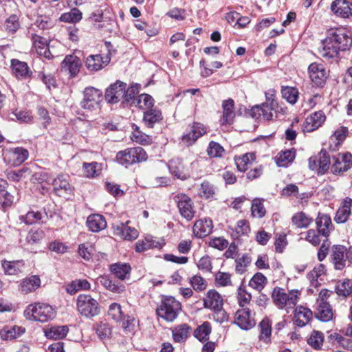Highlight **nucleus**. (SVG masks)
<instances>
[{
    "mask_svg": "<svg viewBox=\"0 0 352 352\" xmlns=\"http://www.w3.org/2000/svg\"><path fill=\"white\" fill-rule=\"evenodd\" d=\"M11 67L13 74L19 79H26L32 74V72L25 62L13 59L11 61Z\"/></svg>",
    "mask_w": 352,
    "mask_h": 352,
    "instance_id": "c85d7f7f",
    "label": "nucleus"
},
{
    "mask_svg": "<svg viewBox=\"0 0 352 352\" xmlns=\"http://www.w3.org/2000/svg\"><path fill=\"white\" fill-rule=\"evenodd\" d=\"M90 283L85 279H76L67 285L66 290L69 294H74L80 290L90 289Z\"/></svg>",
    "mask_w": 352,
    "mask_h": 352,
    "instance_id": "de8ad7c7",
    "label": "nucleus"
},
{
    "mask_svg": "<svg viewBox=\"0 0 352 352\" xmlns=\"http://www.w3.org/2000/svg\"><path fill=\"white\" fill-rule=\"evenodd\" d=\"M105 45L108 50V54L105 56H102L101 54L89 55L87 56L85 61V66L87 69L91 72H98L102 69L106 67L111 60V47L110 42H105Z\"/></svg>",
    "mask_w": 352,
    "mask_h": 352,
    "instance_id": "9d476101",
    "label": "nucleus"
},
{
    "mask_svg": "<svg viewBox=\"0 0 352 352\" xmlns=\"http://www.w3.org/2000/svg\"><path fill=\"white\" fill-rule=\"evenodd\" d=\"M259 341L265 344H269L271 342L272 324L269 319H263L258 324Z\"/></svg>",
    "mask_w": 352,
    "mask_h": 352,
    "instance_id": "4c0bfd02",
    "label": "nucleus"
},
{
    "mask_svg": "<svg viewBox=\"0 0 352 352\" xmlns=\"http://www.w3.org/2000/svg\"><path fill=\"white\" fill-rule=\"evenodd\" d=\"M311 80L318 87H323L327 78L328 72L322 65L311 63L308 68Z\"/></svg>",
    "mask_w": 352,
    "mask_h": 352,
    "instance_id": "dca6fc26",
    "label": "nucleus"
},
{
    "mask_svg": "<svg viewBox=\"0 0 352 352\" xmlns=\"http://www.w3.org/2000/svg\"><path fill=\"white\" fill-rule=\"evenodd\" d=\"M154 104V100L148 94H141L138 96L136 100L134 101V106L138 107L142 109H149L153 107Z\"/></svg>",
    "mask_w": 352,
    "mask_h": 352,
    "instance_id": "603ef678",
    "label": "nucleus"
},
{
    "mask_svg": "<svg viewBox=\"0 0 352 352\" xmlns=\"http://www.w3.org/2000/svg\"><path fill=\"white\" fill-rule=\"evenodd\" d=\"M274 105L263 103L261 105H256L250 110V116L254 119L263 118L264 120H270L273 118L272 110Z\"/></svg>",
    "mask_w": 352,
    "mask_h": 352,
    "instance_id": "a878e982",
    "label": "nucleus"
},
{
    "mask_svg": "<svg viewBox=\"0 0 352 352\" xmlns=\"http://www.w3.org/2000/svg\"><path fill=\"white\" fill-rule=\"evenodd\" d=\"M170 173L178 179L184 180L190 177L189 172L179 158L173 159L168 163Z\"/></svg>",
    "mask_w": 352,
    "mask_h": 352,
    "instance_id": "b1692460",
    "label": "nucleus"
},
{
    "mask_svg": "<svg viewBox=\"0 0 352 352\" xmlns=\"http://www.w3.org/2000/svg\"><path fill=\"white\" fill-rule=\"evenodd\" d=\"M352 45L351 35L342 28L332 30L322 41L319 52L323 58L329 59L338 57L340 51L349 50Z\"/></svg>",
    "mask_w": 352,
    "mask_h": 352,
    "instance_id": "f257e3e1",
    "label": "nucleus"
},
{
    "mask_svg": "<svg viewBox=\"0 0 352 352\" xmlns=\"http://www.w3.org/2000/svg\"><path fill=\"white\" fill-rule=\"evenodd\" d=\"M326 120L322 111H316L309 115L305 120L302 129L305 133H310L320 127Z\"/></svg>",
    "mask_w": 352,
    "mask_h": 352,
    "instance_id": "f3484780",
    "label": "nucleus"
},
{
    "mask_svg": "<svg viewBox=\"0 0 352 352\" xmlns=\"http://www.w3.org/2000/svg\"><path fill=\"white\" fill-rule=\"evenodd\" d=\"M31 38L36 53L40 56L50 58L51 53L48 48L47 40L35 34H32Z\"/></svg>",
    "mask_w": 352,
    "mask_h": 352,
    "instance_id": "cd10ccee",
    "label": "nucleus"
},
{
    "mask_svg": "<svg viewBox=\"0 0 352 352\" xmlns=\"http://www.w3.org/2000/svg\"><path fill=\"white\" fill-rule=\"evenodd\" d=\"M282 96L290 104H295L297 102L299 92L295 87H285L281 90Z\"/></svg>",
    "mask_w": 352,
    "mask_h": 352,
    "instance_id": "4d7b16f0",
    "label": "nucleus"
},
{
    "mask_svg": "<svg viewBox=\"0 0 352 352\" xmlns=\"http://www.w3.org/2000/svg\"><path fill=\"white\" fill-rule=\"evenodd\" d=\"M32 179L34 182H36L42 186L41 193H46L50 189L53 179L46 172H38L33 175Z\"/></svg>",
    "mask_w": 352,
    "mask_h": 352,
    "instance_id": "37998d69",
    "label": "nucleus"
},
{
    "mask_svg": "<svg viewBox=\"0 0 352 352\" xmlns=\"http://www.w3.org/2000/svg\"><path fill=\"white\" fill-rule=\"evenodd\" d=\"M252 296L247 292L245 287L241 285L237 289V300L240 307H243L250 302Z\"/></svg>",
    "mask_w": 352,
    "mask_h": 352,
    "instance_id": "338daca9",
    "label": "nucleus"
},
{
    "mask_svg": "<svg viewBox=\"0 0 352 352\" xmlns=\"http://www.w3.org/2000/svg\"><path fill=\"white\" fill-rule=\"evenodd\" d=\"M100 283L107 289L116 294H122L125 291V286L122 284H116L108 276H101L98 278Z\"/></svg>",
    "mask_w": 352,
    "mask_h": 352,
    "instance_id": "a18cd8bd",
    "label": "nucleus"
},
{
    "mask_svg": "<svg viewBox=\"0 0 352 352\" xmlns=\"http://www.w3.org/2000/svg\"><path fill=\"white\" fill-rule=\"evenodd\" d=\"M295 151L293 149L280 152L276 157V163L278 166L285 167L294 161L295 158Z\"/></svg>",
    "mask_w": 352,
    "mask_h": 352,
    "instance_id": "8fccbe9b",
    "label": "nucleus"
},
{
    "mask_svg": "<svg viewBox=\"0 0 352 352\" xmlns=\"http://www.w3.org/2000/svg\"><path fill=\"white\" fill-rule=\"evenodd\" d=\"M76 309L83 317L92 318L99 314V304L89 294H80L76 299Z\"/></svg>",
    "mask_w": 352,
    "mask_h": 352,
    "instance_id": "0eeeda50",
    "label": "nucleus"
},
{
    "mask_svg": "<svg viewBox=\"0 0 352 352\" xmlns=\"http://www.w3.org/2000/svg\"><path fill=\"white\" fill-rule=\"evenodd\" d=\"M225 150L219 143L211 141L207 148V153L210 157H221Z\"/></svg>",
    "mask_w": 352,
    "mask_h": 352,
    "instance_id": "69168bd1",
    "label": "nucleus"
},
{
    "mask_svg": "<svg viewBox=\"0 0 352 352\" xmlns=\"http://www.w3.org/2000/svg\"><path fill=\"white\" fill-rule=\"evenodd\" d=\"M223 302L221 296L214 289L209 290L204 298V306L215 311H220Z\"/></svg>",
    "mask_w": 352,
    "mask_h": 352,
    "instance_id": "aec40b11",
    "label": "nucleus"
},
{
    "mask_svg": "<svg viewBox=\"0 0 352 352\" xmlns=\"http://www.w3.org/2000/svg\"><path fill=\"white\" fill-rule=\"evenodd\" d=\"M126 84L120 80L111 85L105 92L104 96L106 100L112 104L118 102L124 96V89H126Z\"/></svg>",
    "mask_w": 352,
    "mask_h": 352,
    "instance_id": "2eb2a0df",
    "label": "nucleus"
},
{
    "mask_svg": "<svg viewBox=\"0 0 352 352\" xmlns=\"http://www.w3.org/2000/svg\"><path fill=\"white\" fill-rule=\"evenodd\" d=\"M255 160V155L253 153H248L234 157V162L238 170L245 172Z\"/></svg>",
    "mask_w": 352,
    "mask_h": 352,
    "instance_id": "58836bf2",
    "label": "nucleus"
},
{
    "mask_svg": "<svg viewBox=\"0 0 352 352\" xmlns=\"http://www.w3.org/2000/svg\"><path fill=\"white\" fill-rule=\"evenodd\" d=\"M180 215L188 221H191L196 213L191 198L184 193H179L173 197Z\"/></svg>",
    "mask_w": 352,
    "mask_h": 352,
    "instance_id": "1a4fd4ad",
    "label": "nucleus"
},
{
    "mask_svg": "<svg viewBox=\"0 0 352 352\" xmlns=\"http://www.w3.org/2000/svg\"><path fill=\"white\" fill-rule=\"evenodd\" d=\"M162 119V113L156 108H151L144 113L143 121L150 128H152L155 123L159 122Z\"/></svg>",
    "mask_w": 352,
    "mask_h": 352,
    "instance_id": "79ce46f5",
    "label": "nucleus"
},
{
    "mask_svg": "<svg viewBox=\"0 0 352 352\" xmlns=\"http://www.w3.org/2000/svg\"><path fill=\"white\" fill-rule=\"evenodd\" d=\"M319 173L324 174L329 168L330 165V156L324 150H321L318 155Z\"/></svg>",
    "mask_w": 352,
    "mask_h": 352,
    "instance_id": "13d9d810",
    "label": "nucleus"
},
{
    "mask_svg": "<svg viewBox=\"0 0 352 352\" xmlns=\"http://www.w3.org/2000/svg\"><path fill=\"white\" fill-rule=\"evenodd\" d=\"M44 334L48 339L60 340L64 338L68 333L69 329L66 325L52 326L43 329Z\"/></svg>",
    "mask_w": 352,
    "mask_h": 352,
    "instance_id": "72a5a7b5",
    "label": "nucleus"
},
{
    "mask_svg": "<svg viewBox=\"0 0 352 352\" xmlns=\"http://www.w3.org/2000/svg\"><path fill=\"white\" fill-rule=\"evenodd\" d=\"M25 331V328L20 326H6L0 330V337L4 340H12L20 337Z\"/></svg>",
    "mask_w": 352,
    "mask_h": 352,
    "instance_id": "473e14b6",
    "label": "nucleus"
},
{
    "mask_svg": "<svg viewBox=\"0 0 352 352\" xmlns=\"http://www.w3.org/2000/svg\"><path fill=\"white\" fill-rule=\"evenodd\" d=\"M223 115L221 118L222 124H230L233 122L235 117L234 102L231 98L225 100L222 103Z\"/></svg>",
    "mask_w": 352,
    "mask_h": 352,
    "instance_id": "7c9ffc66",
    "label": "nucleus"
},
{
    "mask_svg": "<svg viewBox=\"0 0 352 352\" xmlns=\"http://www.w3.org/2000/svg\"><path fill=\"white\" fill-rule=\"evenodd\" d=\"M351 206L352 199L349 197L345 198L336 214L334 219L336 223H342L347 221L351 214Z\"/></svg>",
    "mask_w": 352,
    "mask_h": 352,
    "instance_id": "2f4dec72",
    "label": "nucleus"
},
{
    "mask_svg": "<svg viewBox=\"0 0 352 352\" xmlns=\"http://www.w3.org/2000/svg\"><path fill=\"white\" fill-rule=\"evenodd\" d=\"M316 223L318 233L327 238L333 228L331 219L329 215L319 213L316 219Z\"/></svg>",
    "mask_w": 352,
    "mask_h": 352,
    "instance_id": "bb28decb",
    "label": "nucleus"
},
{
    "mask_svg": "<svg viewBox=\"0 0 352 352\" xmlns=\"http://www.w3.org/2000/svg\"><path fill=\"white\" fill-rule=\"evenodd\" d=\"M267 283L266 277L260 272L256 273L249 282V286L258 292H261Z\"/></svg>",
    "mask_w": 352,
    "mask_h": 352,
    "instance_id": "864d4df0",
    "label": "nucleus"
},
{
    "mask_svg": "<svg viewBox=\"0 0 352 352\" xmlns=\"http://www.w3.org/2000/svg\"><path fill=\"white\" fill-rule=\"evenodd\" d=\"M331 11L338 16L349 18L352 16V3L347 0H335L331 5Z\"/></svg>",
    "mask_w": 352,
    "mask_h": 352,
    "instance_id": "4be33fe9",
    "label": "nucleus"
},
{
    "mask_svg": "<svg viewBox=\"0 0 352 352\" xmlns=\"http://www.w3.org/2000/svg\"><path fill=\"white\" fill-rule=\"evenodd\" d=\"M300 291L291 289L287 293L285 289L276 287L272 292V298L274 305L279 309H292L298 302Z\"/></svg>",
    "mask_w": 352,
    "mask_h": 352,
    "instance_id": "f03ea898",
    "label": "nucleus"
},
{
    "mask_svg": "<svg viewBox=\"0 0 352 352\" xmlns=\"http://www.w3.org/2000/svg\"><path fill=\"white\" fill-rule=\"evenodd\" d=\"M234 322L244 330H249L256 324L255 320L248 308L239 309L234 314Z\"/></svg>",
    "mask_w": 352,
    "mask_h": 352,
    "instance_id": "ddd939ff",
    "label": "nucleus"
},
{
    "mask_svg": "<svg viewBox=\"0 0 352 352\" xmlns=\"http://www.w3.org/2000/svg\"><path fill=\"white\" fill-rule=\"evenodd\" d=\"M41 286V280L38 276H31L22 280L20 291L23 294L34 292Z\"/></svg>",
    "mask_w": 352,
    "mask_h": 352,
    "instance_id": "c9c22d12",
    "label": "nucleus"
},
{
    "mask_svg": "<svg viewBox=\"0 0 352 352\" xmlns=\"http://www.w3.org/2000/svg\"><path fill=\"white\" fill-rule=\"evenodd\" d=\"M312 219L302 212H298L292 217V223L298 228H307Z\"/></svg>",
    "mask_w": 352,
    "mask_h": 352,
    "instance_id": "6e6d98bb",
    "label": "nucleus"
},
{
    "mask_svg": "<svg viewBox=\"0 0 352 352\" xmlns=\"http://www.w3.org/2000/svg\"><path fill=\"white\" fill-rule=\"evenodd\" d=\"M147 154L142 147H134L119 151L116 155L117 162L128 167L135 163L144 162L147 160Z\"/></svg>",
    "mask_w": 352,
    "mask_h": 352,
    "instance_id": "423d86ee",
    "label": "nucleus"
},
{
    "mask_svg": "<svg viewBox=\"0 0 352 352\" xmlns=\"http://www.w3.org/2000/svg\"><path fill=\"white\" fill-rule=\"evenodd\" d=\"M352 167V155L349 153H339L333 157L331 172L335 175H340Z\"/></svg>",
    "mask_w": 352,
    "mask_h": 352,
    "instance_id": "9b49d317",
    "label": "nucleus"
},
{
    "mask_svg": "<svg viewBox=\"0 0 352 352\" xmlns=\"http://www.w3.org/2000/svg\"><path fill=\"white\" fill-rule=\"evenodd\" d=\"M189 283L195 292H199L205 290L207 287V281L199 275L192 276Z\"/></svg>",
    "mask_w": 352,
    "mask_h": 352,
    "instance_id": "e2e57ef3",
    "label": "nucleus"
},
{
    "mask_svg": "<svg viewBox=\"0 0 352 352\" xmlns=\"http://www.w3.org/2000/svg\"><path fill=\"white\" fill-rule=\"evenodd\" d=\"M82 66L80 59L75 55H67L61 63L63 70L67 72L71 77L76 76Z\"/></svg>",
    "mask_w": 352,
    "mask_h": 352,
    "instance_id": "6ab92c4d",
    "label": "nucleus"
},
{
    "mask_svg": "<svg viewBox=\"0 0 352 352\" xmlns=\"http://www.w3.org/2000/svg\"><path fill=\"white\" fill-rule=\"evenodd\" d=\"M84 174L87 177L94 178L100 175L102 169V164L98 162L83 163Z\"/></svg>",
    "mask_w": 352,
    "mask_h": 352,
    "instance_id": "09e8293b",
    "label": "nucleus"
},
{
    "mask_svg": "<svg viewBox=\"0 0 352 352\" xmlns=\"http://www.w3.org/2000/svg\"><path fill=\"white\" fill-rule=\"evenodd\" d=\"M190 327L188 324H179L172 329L173 338L177 342H184L190 336Z\"/></svg>",
    "mask_w": 352,
    "mask_h": 352,
    "instance_id": "a19ab883",
    "label": "nucleus"
},
{
    "mask_svg": "<svg viewBox=\"0 0 352 352\" xmlns=\"http://www.w3.org/2000/svg\"><path fill=\"white\" fill-rule=\"evenodd\" d=\"M206 131V127L203 124L194 122L189 126L188 132L182 135V141L185 145L191 146L203 136Z\"/></svg>",
    "mask_w": 352,
    "mask_h": 352,
    "instance_id": "4468645a",
    "label": "nucleus"
},
{
    "mask_svg": "<svg viewBox=\"0 0 352 352\" xmlns=\"http://www.w3.org/2000/svg\"><path fill=\"white\" fill-rule=\"evenodd\" d=\"M54 192L59 197H67L72 195V188L67 177L64 175H58L52 182Z\"/></svg>",
    "mask_w": 352,
    "mask_h": 352,
    "instance_id": "a211bd4d",
    "label": "nucleus"
},
{
    "mask_svg": "<svg viewBox=\"0 0 352 352\" xmlns=\"http://www.w3.org/2000/svg\"><path fill=\"white\" fill-rule=\"evenodd\" d=\"M109 271L120 280H129L131 276V267L126 263H116L110 265Z\"/></svg>",
    "mask_w": 352,
    "mask_h": 352,
    "instance_id": "5701e85b",
    "label": "nucleus"
},
{
    "mask_svg": "<svg viewBox=\"0 0 352 352\" xmlns=\"http://www.w3.org/2000/svg\"><path fill=\"white\" fill-rule=\"evenodd\" d=\"M211 330L210 323L207 321L204 322L195 330L194 336L199 341H206L208 340Z\"/></svg>",
    "mask_w": 352,
    "mask_h": 352,
    "instance_id": "3c124183",
    "label": "nucleus"
},
{
    "mask_svg": "<svg viewBox=\"0 0 352 352\" xmlns=\"http://www.w3.org/2000/svg\"><path fill=\"white\" fill-rule=\"evenodd\" d=\"M24 316L28 320L45 322L55 317L56 311L50 305L38 302L28 305Z\"/></svg>",
    "mask_w": 352,
    "mask_h": 352,
    "instance_id": "7ed1b4c3",
    "label": "nucleus"
},
{
    "mask_svg": "<svg viewBox=\"0 0 352 352\" xmlns=\"http://www.w3.org/2000/svg\"><path fill=\"white\" fill-rule=\"evenodd\" d=\"M251 213L252 217L256 218H262L265 214V209L263 201L260 199H254L252 201L251 207Z\"/></svg>",
    "mask_w": 352,
    "mask_h": 352,
    "instance_id": "0e129e2a",
    "label": "nucleus"
},
{
    "mask_svg": "<svg viewBox=\"0 0 352 352\" xmlns=\"http://www.w3.org/2000/svg\"><path fill=\"white\" fill-rule=\"evenodd\" d=\"M103 100L102 91L93 87H86L80 105L86 113H96L101 108Z\"/></svg>",
    "mask_w": 352,
    "mask_h": 352,
    "instance_id": "20e7f679",
    "label": "nucleus"
},
{
    "mask_svg": "<svg viewBox=\"0 0 352 352\" xmlns=\"http://www.w3.org/2000/svg\"><path fill=\"white\" fill-rule=\"evenodd\" d=\"M94 329L100 340L108 338L111 334V328L107 322H100L96 324Z\"/></svg>",
    "mask_w": 352,
    "mask_h": 352,
    "instance_id": "bf43d9fd",
    "label": "nucleus"
},
{
    "mask_svg": "<svg viewBox=\"0 0 352 352\" xmlns=\"http://www.w3.org/2000/svg\"><path fill=\"white\" fill-rule=\"evenodd\" d=\"M4 160L13 166H18L23 164L29 156L27 149L17 147L8 149L3 154Z\"/></svg>",
    "mask_w": 352,
    "mask_h": 352,
    "instance_id": "f8f14e48",
    "label": "nucleus"
},
{
    "mask_svg": "<svg viewBox=\"0 0 352 352\" xmlns=\"http://www.w3.org/2000/svg\"><path fill=\"white\" fill-rule=\"evenodd\" d=\"M215 193L214 186L208 182L204 181L199 188V195L205 199L212 198Z\"/></svg>",
    "mask_w": 352,
    "mask_h": 352,
    "instance_id": "774afa93",
    "label": "nucleus"
},
{
    "mask_svg": "<svg viewBox=\"0 0 352 352\" xmlns=\"http://www.w3.org/2000/svg\"><path fill=\"white\" fill-rule=\"evenodd\" d=\"M315 314L317 318L323 322H328L333 318V310L329 303L316 304Z\"/></svg>",
    "mask_w": 352,
    "mask_h": 352,
    "instance_id": "ea45409f",
    "label": "nucleus"
},
{
    "mask_svg": "<svg viewBox=\"0 0 352 352\" xmlns=\"http://www.w3.org/2000/svg\"><path fill=\"white\" fill-rule=\"evenodd\" d=\"M330 259L336 270H343L346 266V259L352 264V248L347 251L344 245H333L330 251Z\"/></svg>",
    "mask_w": 352,
    "mask_h": 352,
    "instance_id": "6e6552de",
    "label": "nucleus"
},
{
    "mask_svg": "<svg viewBox=\"0 0 352 352\" xmlns=\"http://www.w3.org/2000/svg\"><path fill=\"white\" fill-rule=\"evenodd\" d=\"M349 133L348 128L346 126H340L330 137L329 143L330 148L332 150L338 149V146L345 140Z\"/></svg>",
    "mask_w": 352,
    "mask_h": 352,
    "instance_id": "e433bc0d",
    "label": "nucleus"
},
{
    "mask_svg": "<svg viewBox=\"0 0 352 352\" xmlns=\"http://www.w3.org/2000/svg\"><path fill=\"white\" fill-rule=\"evenodd\" d=\"M160 246V243L154 240V237L151 235H147L142 240H139L135 245V251L137 252H142L151 248H157Z\"/></svg>",
    "mask_w": 352,
    "mask_h": 352,
    "instance_id": "c03bdc74",
    "label": "nucleus"
},
{
    "mask_svg": "<svg viewBox=\"0 0 352 352\" xmlns=\"http://www.w3.org/2000/svg\"><path fill=\"white\" fill-rule=\"evenodd\" d=\"M1 266L6 274L14 276L23 272L25 268V263L21 260L13 261L4 260L1 262Z\"/></svg>",
    "mask_w": 352,
    "mask_h": 352,
    "instance_id": "c756f323",
    "label": "nucleus"
},
{
    "mask_svg": "<svg viewBox=\"0 0 352 352\" xmlns=\"http://www.w3.org/2000/svg\"><path fill=\"white\" fill-rule=\"evenodd\" d=\"M87 226L91 232H98L107 227V222L102 215L94 214L87 217Z\"/></svg>",
    "mask_w": 352,
    "mask_h": 352,
    "instance_id": "f704fd0d",
    "label": "nucleus"
},
{
    "mask_svg": "<svg viewBox=\"0 0 352 352\" xmlns=\"http://www.w3.org/2000/svg\"><path fill=\"white\" fill-rule=\"evenodd\" d=\"M116 234L120 236L124 240H134L138 236V232L135 228L124 226L122 224L120 226H118L115 229Z\"/></svg>",
    "mask_w": 352,
    "mask_h": 352,
    "instance_id": "49530a36",
    "label": "nucleus"
},
{
    "mask_svg": "<svg viewBox=\"0 0 352 352\" xmlns=\"http://www.w3.org/2000/svg\"><path fill=\"white\" fill-rule=\"evenodd\" d=\"M250 230L249 222L245 219H241L237 221L233 236L236 238H239L241 236L248 235L250 232Z\"/></svg>",
    "mask_w": 352,
    "mask_h": 352,
    "instance_id": "052dcab7",
    "label": "nucleus"
},
{
    "mask_svg": "<svg viewBox=\"0 0 352 352\" xmlns=\"http://www.w3.org/2000/svg\"><path fill=\"white\" fill-rule=\"evenodd\" d=\"M213 228L212 221L210 219H201L195 221L192 231L198 238L205 237L209 235Z\"/></svg>",
    "mask_w": 352,
    "mask_h": 352,
    "instance_id": "393cba45",
    "label": "nucleus"
},
{
    "mask_svg": "<svg viewBox=\"0 0 352 352\" xmlns=\"http://www.w3.org/2000/svg\"><path fill=\"white\" fill-rule=\"evenodd\" d=\"M82 19V12L77 8H73L70 12L63 14L60 21L68 23H77Z\"/></svg>",
    "mask_w": 352,
    "mask_h": 352,
    "instance_id": "680f3d73",
    "label": "nucleus"
},
{
    "mask_svg": "<svg viewBox=\"0 0 352 352\" xmlns=\"http://www.w3.org/2000/svg\"><path fill=\"white\" fill-rule=\"evenodd\" d=\"M313 313L311 309L302 305H298L295 308L294 314V323L302 327L307 324L311 320Z\"/></svg>",
    "mask_w": 352,
    "mask_h": 352,
    "instance_id": "412c9836",
    "label": "nucleus"
},
{
    "mask_svg": "<svg viewBox=\"0 0 352 352\" xmlns=\"http://www.w3.org/2000/svg\"><path fill=\"white\" fill-rule=\"evenodd\" d=\"M181 310L180 302L169 296L162 298L161 304L157 309V314L166 321L173 322L177 318Z\"/></svg>",
    "mask_w": 352,
    "mask_h": 352,
    "instance_id": "39448f33",
    "label": "nucleus"
},
{
    "mask_svg": "<svg viewBox=\"0 0 352 352\" xmlns=\"http://www.w3.org/2000/svg\"><path fill=\"white\" fill-rule=\"evenodd\" d=\"M324 342V334L319 331H313L309 338L307 343L315 349H320Z\"/></svg>",
    "mask_w": 352,
    "mask_h": 352,
    "instance_id": "5fc2aeb1",
    "label": "nucleus"
}]
</instances>
